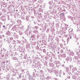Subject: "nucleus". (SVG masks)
Instances as JSON below:
<instances>
[{"label": "nucleus", "instance_id": "obj_24", "mask_svg": "<svg viewBox=\"0 0 80 80\" xmlns=\"http://www.w3.org/2000/svg\"><path fill=\"white\" fill-rule=\"evenodd\" d=\"M61 57L62 58H65L66 57V54H61Z\"/></svg>", "mask_w": 80, "mask_h": 80}, {"label": "nucleus", "instance_id": "obj_17", "mask_svg": "<svg viewBox=\"0 0 80 80\" xmlns=\"http://www.w3.org/2000/svg\"><path fill=\"white\" fill-rule=\"evenodd\" d=\"M40 26L41 28H42V29L43 30L45 31V30H46V27L45 26H42L41 25H40Z\"/></svg>", "mask_w": 80, "mask_h": 80}, {"label": "nucleus", "instance_id": "obj_4", "mask_svg": "<svg viewBox=\"0 0 80 80\" xmlns=\"http://www.w3.org/2000/svg\"><path fill=\"white\" fill-rule=\"evenodd\" d=\"M0 55V58H1V59H6V57H7L8 55L5 53H4L3 54L1 53Z\"/></svg>", "mask_w": 80, "mask_h": 80}, {"label": "nucleus", "instance_id": "obj_61", "mask_svg": "<svg viewBox=\"0 0 80 80\" xmlns=\"http://www.w3.org/2000/svg\"><path fill=\"white\" fill-rule=\"evenodd\" d=\"M40 73H41V74H43V71H42V70H40Z\"/></svg>", "mask_w": 80, "mask_h": 80}, {"label": "nucleus", "instance_id": "obj_39", "mask_svg": "<svg viewBox=\"0 0 80 80\" xmlns=\"http://www.w3.org/2000/svg\"><path fill=\"white\" fill-rule=\"evenodd\" d=\"M28 58V57H27V54H25V55H24V59L26 60V59H27V58Z\"/></svg>", "mask_w": 80, "mask_h": 80}, {"label": "nucleus", "instance_id": "obj_38", "mask_svg": "<svg viewBox=\"0 0 80 80\" xmlns=\"http://www.w3.org/2000/svg\"><path fill=\"white\" fill-rule=\"evenodd\" d=\"M26 21H30V20H29V17H28V16H26Z\"/></svg>", "mask_w": 80, "mask_h": 80}, {"label": "nucleus", "instance_id": "obj_55", "mask_svg": "<svg viewBox=\"0 0 80 80\" xmlns=\"http://www.w3.org/2000/svg\"><path fill=\"white\" fill-rule=\"evenodd\" d=\"M10 38V40H13V37H9Z\"/></svg>", "mask_w": 80, "mask_h": 80}, {"label": "nucleus", "instance_id": "obj_34", "mask_svg": "<svg viewBox=\"0 0 80 80\" xmlns=\"http://www.w3.org/2000/svg\"><path fill=\"white\" fill-rule=\"evenodd\" d=\"M53 67H54V68H57V64H53Z\"/></svg>", "mask_w": 80, "mask_h": 80}, {"label": "nucleus", "instance_id": "obj_35", "mask_svg": "<svg viewBox=\"0 0 80 80\" xmlns=\"http://www.w3.org/2000/svg\"><path fill=\"white\" fill-rule=\"evenodd\" d=\"M60 63V61H55L54 62L55 64H56L57 65L58 64V63Z\"/></svg>", "mask_w": 80, "mask_h": 80}, {"label": "nucleus", "instance_id": "obj_27", "mask_svg": "<svg viewBox=\"0 0 80 80\" xmlns=\"http://www.w3.org/2000/svg\"><path fill=\"white\" fill-rule=\"evenodd\" d=\"M60 16L61 17H64L65 16V13L63 12L62 13H61L60 14Z\"/></svg>", "mask_w": 80, "mask_h": 80}, {"label": "nucleus", "instance_id": "obj_23", "mask_svg": "<svg viewBox=\"0 0 80 80\" xmlns=\"http://www.w3.org/2000/svg\"><path fill=\"white\" fill-rule=\"evenodd\" d=\"M19 34L20 35H22L23 34V32L22 31H21V30H20L19 31Z\"/></svg>", "mask_w": 80, "mask_h": 80}, {"label": "nucleus", "instance_id": "obj_32", "mask_svg": "<svg viewBox=\"0 0 80 80\" xmlns=\"http://www.w3.org/2000/svg\"><path fill=\"white\" fill-rule=\"evenodd\" d=\"M49 11H51V10H53V6H49Z\"/></svg>", "mask_w": 80, "mask_h": 80}, {"label": "nucleus", "instance_id": "obj_14", "mask_svg": "<svg viewBox=\"0 0 80 80\" xmlns=\"http://www.w3.org/2000/svg\"><path fill=\"white\" fill-rule=\"evenodd\" d=\"M37 45H39V47H40V50H43L44 48L43 47H42V45H40V43H38Z\"/></svg>", "mask_w": 80, "mask_h": 80}, {"label": "nucleus", "instance_id": "obj_16", "mask_svg": "<svg viewBox=\"0 0 80 80\" xmlns=\"http://www.w3.org/2000/svg\"><path fill=\"white\" fill-rule=\"evenodd\" d=\"M33 12H34V16L35 17H37L38 15V12H37V11H36L35 9H33Z\"/></svg>", "mask_w": 80, "mask_h": 80}, {"label": "nucleus", "instance_id": "obj_44", "mask_svg": "<svg viewBox=\"0 0 80 80\" xmlns=\"http://www.w3.org/2000/svg\"><path fill=\"white\" fill-rule=\"evenodd\" d=\"M53 3V1H51L49 2V3L50 5H52V3Z\"/></svg>", "mask_w": 80, "mask_h": 80}, {"label": "nucleus", "instance_id": "obj_51", "mask_svg": "<svg viewBox=\"0 0 80 80\" xmlns=\"http://www.w3.org/2000/svg\"><path fill=\"white\" fill-rule=\"evenodd\" d=\"M69 37H68L69 38V39H72V34L71 35H69Z\"/></svg>", "mask_w": 80, "mask_h": 80}, {"label": "nucleus", "instance_id": "obj_58", "mask_svg": "<svg viewBox=\"0 0 80 80\" xmlns=\"http://www.w3.org/2000/svg\"><path fill=\"white\" fill-rule=\"evenodd\" d=\"M44 66H45V67H46V66L47 65V63L46 62H45L44 63Z\"/></svg>", "mask_w": 80, "mask_h": 80}, {"label": "nucleus", "instance_id": "obj_36", "mask_svg": "<svg viewBox=\"0 0 80 80\" xmlns=\"http://www.w3.org/2000/svg\"><path fill=\"white\" fill-rule=\"evenodd\" d=\"M72 79H74L75 80H76V76L72 75Z\"/></svg>", "mask_w": 80, "mask_h": 80}, {"label": "nucleus", "instance_id": "obj_30", "mask_svg": "<svg viewBox=\"0 0 80 80\" xmlns=\"http://www.w3.org/2000/svg\"><path fill=\"white\" fill-rule=\"evenodd\" d=\"M12 60H18V58L16 57H14L12 58Z\"/></svg>", "mask_w": 80, "mask_h": 80}, {"label": "nucleus", "instance_id": "obj_54", "mask_svg": "<svg viewBox=\"0 0 80 80\" xmlns=\"http://www.w3.org/2000/svg\"><path fill=\"white\" fill-rule=\"evenodd\" d=\"M48 12H45L44 13L45 14H47V15H49V13H48V12L49 11H48Z\"/></svg>", "mask_w": 80, "mask_h": 80}, {"label": "nucleus", "instance_id": "obj_11", "mask_svg": "<svg viewBox=\"0 0 80 80\" xmlns=\"http://www.w3.org/2000/svg\"><path fill=\"white\" fill-rule=\"evenodd\" d=\"M13 36L14 37L15 39H18V36L15 33H14Z\"/></svg>", "mask_w": 80, "mask_h": 80}, {"label": "nucleus", "instance_id": "obj_57", "mask_svg": "<svg viewBox=\"0 0 80 80\" xmlns=\"http://www.w3.org/2000/svg\"><path fill=\"white\" fill-rule=\"evenodd\" d=\"M73 23L74 24H76V23H77V21H76L75 20H74L73 21Z\"/></svg>", "mask_w": 80, "mask_h": 80}, {"label": "nucleus", "instance_id": "obj_8", "mask_svg": "<svg viewBox=\"0 0 80 80\" xmlns=\"http://www.w3.org/2000/svg\"><path fill=\"white\" fill-rule=\"evenodd\" d=\"M72 57H70V56H69V57H68L66 58V62H67L68 63V62H70V61H72Z\"/></svg>", "mask_w": 80, "mask_h": 80}, {"label": "nucleus", "instance_id": "obj_52", "mask_svg": "<svg viewBox=\"0 0 80 80\" xmlns=\"http://www.w3.org/2000/svg\"><path fill=\"white\" fill-rule=\"evenodd\" d=\"M56 28H58V27H59V24H58L57 23L56 24Z\"/></svg>", "mask_w": 80, "mask_h": 80}, {"label": "nucleus", "instance_id": "obj_33", "mask_svg": "<svg viewBox=\"0 0 80 80\" xmlns=\"http://www.w3.org/2000/svg\"><path fill=\"white\" fill-rule=\"evenodd\" d=\"M48 18H49V19H51V18H53V16L51 15H48Z\"/></svg>", "mask_w": 80, "mask_h": 80}, {"label": "nucleus", "instance_id": "obj_63", "mask_svg": "<svg viewBox=\"0 0 80 80\" xmlns=\"http://www.w3.org/2000/svg\"><path fill=\"white\" fill-rule=\"evenodd\" d=\"M22 19H23V20H25V17H23L22 16Z\"/></svg>", "mask_w": 80, "mask_h": 80}, {"label": "nucleus", "instance_id": "obj_59", "mask_svg": "<svg viewBox=\"0 0 80 80\" xmlns=\"http://www.w3.org/2000/svg\"><path fill=\"white\" fill-rule=\"evenodd\" d=\"M31 18H32V20H34L35 19V18H34V17L33 16H31Z\"/></svg>", "mask_w": 80, "mask_h": 80}, {"label": "nucleus", "instance_id": "obj_25", "mask_svg": "<svg viewBox=\"0 0 80 80\" xmlns=\"http://www.w3.org/2000/svg\"><path fill=\"white\" fill-rule=\"evenodd\" d=\"M21 64L20 62H18L16 64V67H19L20 66Z\"/></svg>", "mask_w": 80, "mask_h": 80}, {"label": "nucleus", "instance_id": "obj_28", "mask_svg": "<svg viewBox=\"0 0 80 80\" xmlns=\"http://www.w3.org/2000/svg\"><path fill=\"white\" fill-rule=\"evenodd\" d=\"M17 22L18 23L19 25H20L22 23V21H21V20H17Z\"/></svg>", "mask_w": 80, "mask_h": 80}, {"label": "nucleus", "instance_id": "obj_43", "mask_svg": "<svg viewBox=\"0 0 80 80\" xmlns=\"http://www.w3.org/2000/svg\"><path fill=\"white\" fill-rule=\"evenodd\" d=\"M37 43V42H34L32 43V45H35Z\"/></svg>", "mask_w": 80, "mask_h": 80}, {"label": "nucleus", "instance_id": "obj_9", "mask_svg": "<svg viewBox=\"0 0 80 80\" xmlns=\"http://www.w3.org/2000/svg\"><path fill=\"white\" fill-rule=\"evenodd\" d=\"M44 17L45 18V20L47 22H51V21L50 20L47 19V18H48V16L47 15H45L44 16Z\"/></svg>", "mask_w": 80, "mask_h": 80}, {"label": "nucleus", "instance_id": "obj_12", "mask_svg": "<svg viewBox=\"0 0 80 80\" xmlns=\"http://www.w3.org/2000/svg\"><path fill=\"white\" fill-rule=\"evenodd\" d=\"M10 77H11V75L8 74L6 76V78L4 77V78L6 79L7 80H10Z\"/></svg>", "mask_w": 80, "mask_h": 80}, {"label": "nucleus", "instance_id": "obj_7", "mask_svg": "<svg viewBox=\"0 0 80 80\" xmlns=\"http://www.w3.org/2000/svg\"><path fill=\"white\" fill-rule=\"evenodd\" d=\"M27 77L26 75H25L24 73H21L19 75V78H25Z\"/></svg>", "mask_w": 80, "mask_h": 80}, {"label": "nucleus", "instance_id": "obj_60", "mask_svg": "<svg viewBox=\"0 0 80 80\" xmlns=\"http://www.w3.org/2000/svg\"><path fill=\"white\" fill-rule=\"evenodd\" d=\"M36 49L37 50H39V45H38L36 47Z\"/></svg>", "mask_w": 80, "mask_h": 80}, {"label": "nucleus", "instance_id": "obj_15", "mask_svg": "<svg viewBox=\"0 0 80 80\" xmlns=\"http://www.w3.org/2000/svg\"><path fill=\"white\" fill-rule=\"evenodd\" d=\"M0 19H1V20L2 21H5V20H6V18H5V16H2L0 18Z\"/></svg>", "mask_w": 80, "mask_h": 80}, {"label": "nucleus", "instance_id": "obj_46", "mask_svg": "<svg viewBox=\"0 0 80 80\" xmlns=\"http://www.w3.org/2000/svg\"><path fill=\"white\" fill-rule=\"evenodd\" d=\"M39 77H41V78H43V77H44V75L43 74H42L40 75V76H39Z\"/></svg>", "mask_w": 80, "mask_h": 80}, {"label": "nucleus", "instance_id": "obj_20", "mask_svg": "<svg viewBox=\"0 0 80 80\" xmlns=\"http://www.w3.org/2000/svg\"><path fill=\"white\" fill-rule=\"evenodd\" d=\"M62 66V65H61V64H60V62L59 63H58L57 64V68H59L60 67Z\"/></svg>", "mask_w": 80, "mask_h": 80}, {"label": "nucleus", "instance_id": "obj_37", "mask_svg": "<svg viewBox=\"0 0 80 80\" xmlns=\"http://www.w3.org/2000/svg\"><path fill=\"white\" fill-rule=\"evenodd\" d=\"M54 73L57 77H58V72L55 71Z\"/></svg>", "mask_w": 80, "mask_h": 80}, {"label": "nucleus", "instance_id": "obj_5", "mask_svg": "<svg viewBox=\"0 0 80 80\" xmlns=\"http://www.w3.org/2000/svg\"><path fill=\"white\" fill-rule=\"evenodd\" d=\"M29 30H31V27L30 26L28 25L27 29L26 30V32H27L25 33V34L26 36H28V32Z\"/></svg>", "mask_w": 80, "mask_h": 80}, {"label": "nucleus", "instance_id": "obj_62", "mask_svg": "<svg viewBox=\"0 0 80 80\" xmlns=\"http://www.w3.org/2000/svg\"><path fill=\"white\" fill-rule=\"evenodd\" d=\"M34 28H36V30H37V29H38V26H35V27H34Z\"/></svg>", "mask_w": 80, "mask_h": 80}, {"label": "nucleus", "instance_id": "obj_29", "mask_svg": "<svg viewBox=\"0 0 80 80\" xmlns=\"http://www.w3.org/2000/svg\"><path fill=\"white\" fill-rule=\"evenodd\" d=\"M26 48L28 49L30 48V46L28 44L26 45Z\"/></svg>", "mask_w": 80, "mask_h": 80}, {"label": "nucleus", "instance_id": "obj_41", "mask_svg": "<svg viewBox=\"0 0 80 80\" xmlns=\"http://www.w3.org/2000/svg\"><path fill=\"white\" fill-rule=\"evenodd\" d=\"M20 30L22 31H23V30H24V27H23V26H22L21 27Z\"/></svg>", "mask_w": 80, "mask_h": 80}, {"label": "nucleus", "instance_id": "obj_56", "mask_svg": "<svg viewBox=\"0 0 80 80\" xmlns=\"http://www.w3.org/2000/svg\"><path fill=\"white\" fill-rule=\"evenodd\" d=\"M66 72H68V68H67L66 69Z\"/></svg>", "mask_w": 80, "mask_h": 80}, {"label": "nucleus", "instance_id": "obj_48", "mask_svg": "<svg viewBox=\"0 0 80 80\" xmlns=\"http://www.w3.org/2000/svg\"><path fill=\"white\" fill-rule=\"evenodd\" d=\"M70 38L69 37H68L67 38V42L68 43V42H69V41H70Z\"/></svg>", "mask_w": 80, "mask_h": 80}, {"label": "nucleus", "instance_id": "obj_6", "mask_svg": "<svg viewBox=\"0 0 80 80\" xmlns=\"http://www.w3.org/2000/svg\"><path fill=\"white\" fill-rule=\"evenodd\" d=\"M71 35L72 37H73V40H75L76 42H77V40L78 39V38L77 37V36L75 34L73 33H72Z\"/></svg>", "mask_w": 80, "mask_h": 80}, {"label": "nucleus", "instance_id": "obj_10", "mask_svg": "<svg viewBox=\"0 0 80 80\" xmlns=\"http://www.w3.org/2000/svg\"><path fill=\"white\" fill-rule=\"evenodd\" d=\"M42 43L40 44L41 45H43V44L45 45H47V41L46 40H43L42 41Z\"/></svg>", "mask_w": 80, "mask_h": 80}, {"label": "nucleus", "instance_id": "obj_3", "mask_svg": "<svg viewBox=\"0 0 80 80\" xmlns=\"http://www.w3.org/2000/svg\"><path fill=\"white\" fill-rule=\"evenodd\" d=\"M75 74L76 75V80H80V71L79 72H75Z\"/></svg>", "mask_w": 80, "mask_h": 80}, {"label": "nucleus", "instance_id": "obj_26", "mask_svg": "<svg viewBox=\"0 0 80 80\" xmlns=\"http://www.w3.org/2000/svg\"><path fill=\"white\" fill-rule=\"evenodd\" d=\"M68 54H69L70 55H72V56H73V55H74V52H68Z\"/></svg>", "mask_w": 80, "mask_h": 80}, {"label": "nucleus", "instance_id": "obj_2", "mask_svg": "<svg viewBox=\"0 0 80 80\" xmlns=\"http://www.w3.org/2000/svg\"><path fill=\"white\" fill-rule=\"evenodd\" d=\"M35 37H36L35 35L32 34V36H31V38H30V41L31 42H33L35 41V40H36Z\"/></svg>", "mask_w": 80, "mask_h": 80}, {"label": "nucleus", "instance_id": "obj_21", "mask_svg": "<svg viewBox=\"0 0 80 80\" xmlns=\"http://www.w3.org/2000/svg\"><path fill=\"white\" fill-rule=\"evenodd\" d=\"M6 35H7V36H8V37H10V31L9 30L8 32L6 33Z\"/></svg>", "mask_w": 80, "mask_h": 80}, {"label": "nucleus", "instance_id": "obj_1", "mask_svg": "<svg viewBox=\"0 0 80 80\" xmlns=\"http://www.w3.org/2000/svg\"><path fill=\"white\" fill-rule=\"evenodd\" d=\"M13 23L11 24H8L7 25V27H9L8 31H9L10 32H14L15 29L16 28V26L14 25V24L15 23V22H13Z\"/></svg>", "mask_w": 80, "mask_h": 80}, {"label": "nucleus", "instance_id": "obj_50", "mask_svg": "<svg viewBox=\"0 0 80 80\" xmlns=\"http://www.w3.org/2000/svg\"><path fill=\"white\" fill-rule=\"evenodd\" d=\"M33 32L34 33H38V31L37 30H35Z\"/></svg>", "mask_w": 80, "mask_h": 80}, {"label": "nucleus", "instance_id": "obj_19", "mask_svg": "<svg viewBox=\"0 0 80 80\" xmlns=\"http://www.w3.org/2000/svg\"><path fill=\"white\" fill-rule=\"evenodd\" d=\"M37 67V65H36V64L35 63H33L32 64V68H36Z\"/></svg>", "mask_w": 80, "mask_h": 80}, {"label": "nucleus", "instance_id": "obj_40", "mask_svg": "<svg viewBox=\"0 0 80 80\" xmlns=\"http://www.w3.org/2000/svg\"><path fill=\"white\" fill-rule=\"evenodd\" d=\"M53 64H54L52 63H50L49 65L50 67H53Z\"/></svg>", "mask_w": 80, "mask_h": 80}, {"label": "nucleus", "instance_id": "obj_45", "mask_svg": "<svg viewBox=\"0 0 80 80\" xmlns=\"http://www.w3.org/2000/svg\"><path fill=\"white\" fill-rule=\"evenodd\" d=\"M50 13H52V15H54V14H55V12L54 11H53L52 12H50Z\"/></svg>", "mask_w": 80, "mask_h": 80}, {"label": "nucleus", "instance_id": "obj_47", "mask_svg": "<svg viewBox=\"0 0 80 80\" xmlns=\"http://www.w3.org/2000/svg\"><path fill=\"white\" fill-rule=\"evenodd\" d=\"M42 42V41H41V40H38V43H39L40 45H41V42Z\"/></svg>", "mask_w": 80, "mask_h": 80}, {"label": "nucleus", "instance_id": "obj_64", "mask_svg": "<svg viewBox=\"0 0 80 80\" xmlns=\"http://www.w3.org/2000/svg\"><path fill=\"white\" fill-rule=\"evenodd\" d=\"M10 80H14V78H13V77H12L11 78Z\"/></svg>", "mask_w": 80, "mask_h": 80}, {"label": "nucleus", "instance_id": "obj_22", "mask_svg": "<svg viewBox=\"0 0 80 80\" xmlns=\"http://www.w3.org/2000/svg\"><path fill=\"white\" fill-rule=\"evenodd\" d=\"M17 76V74L16 72H14V73L12 74V77L13 78L14 77H16Z\"/></svg>", "mask_w": 80, "mask_h": 80}, {"label": "nucleus", "instance_id": "obj_18", "mask_svg": "<svg viewBox=\"0 0 80 80\" xmlns=\"http://www.w3.org/2000/svg\"><path fill=\"white\" fill-rule=\"evenodd\" d=\"M76 70H77V68L75 67L72 69V72H73V73H74L75 71H76Z\"/></svg>", "mask_w": 80, "mask_h": 80}, {"label": "nucleus", "instance_id": "obj_49", "mask_svg": "<svg viewBox=\"0 0 80 80\" xmlns=\"http://www.w3.org/2000/svg\"><path fill=\"white\" fill-rule=\"evenodd\" d=\"M72 31H73V29L72 28H70L69 30V32H72Z\"/></svg>", "mask_w": 80, "mask_h": 80}, {"label": "nucleus", "instance_id": "obj_31", "mask_svg": "<svg viewBox=\"0 0 80 80\" xmlns=\"http://www.w3.org/2000/svg\"><path fill=\"white\" fill-rule=\"evenodd\" d=\"M68 18H69V19H71V20L72 21H73V17H71V16H68Z\"/></svg>", "mask_w": 80, "mask_h": 80}, {"label": "nucleus", "instance_id": "obj_42", "mask_svg": "<svg viewBox=\"0 0 80 80\" xmlns=\"http://www.w3.org/2000/svg\"><path fill=\"white\" fill-rule=\"evenodd\" d=\"M27 60H28V61H29L31 60H32V59H31L30 57H28L27 58Z\"/></svg>", "mask_w": 80, "mask_h": 80}, {"label": "nucleus", "instance_id": "obj_53", "mask_svg": "<svg viewBox=\"0 0 80 80\" xmlns=\"http://www.w3.org/2000/svg\"><path fill=\"white\" fill-rule=\"evenodd\" d=\"M49 46H50V47H51L50 48H52V43H50L49 44Z\"/></svg>", "mask_w": 80, "mask_h": 80}, {"label": "nucleus", "instance_id": "obj_13", "mask_svg": "<svg viewBox=\"0 0 80 80\" xmlns=\"http://www.w3.org/2000/svg\"><path fill=\"white\" fill-rule=\"evenodd\" d=\"M36 72H33L32 73V76L34 77V78H35L36 77H37L38 76V74L37 73H36Z\"/></svg>", "mask_w": 80, "mask_h": 80}]
</instances>
